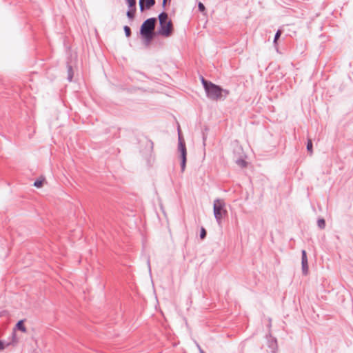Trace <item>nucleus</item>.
I'll return each mask as SVG.
<instances>
[{
    "label": "nucleus",
    "instance_id": "f257e3e1",
    "mask_svg": "<svg viewBox=\"0 0 353 353\" xmlns=\"http://www.w3.org/2000/svg\"><path fill=\"white\" fill-rule=\"evenodd\" d=\"M160 23L159 34L168 37H170L173 32V25L170 19H169L168 14L162 12L159 16Z\"/></svg>",
    "mask_w": 353,
    "mask_h": 353
},
{
    "label": "nucleus",
    "instance_id": "f03ea898",
    "mask_svg": "<svg viewBox=\"0 0 353 353\" xmlns=\"http://www.w3.org/2000/svg\"><path fill=\"white\" fill-rule=\"evenodd\" d=\"M202 82L205 91L207 92L208 97L214 100H217L221 97L223 90L219 86L212 83H208L203 79Z\"/></svg>",
    "mask_w": 353,
    "mask_h": 353
},
{
    "label": "nucleus",
    "instance_id": "7ed1b4c3",
    "mask_svg": "<svg viewBox=\"0 0 353 353\" xmlns=\"http://www.w3.org/2000/svg\"><path fill=\"white\" fill-rule=\"evenodd\" d=\"M155 23L156 19L154 18H150L144 21L141 27V35L148 41L151 40L152 38Z\"/></svg>",
    "mask_w": 353,
    "mask_h": 353
},
{
    "label": "nucleus",
    "instance_id": "20e7f679",
    "mask_svg": "<svg viewBox=\"0 0 353 353\" xmlns=\"http://www.w3.org/2000/svg\"><path fill=\"white\" fill-rule=\"evenodd\" d=\"M225 203L221 200H216L214 203V214L218 221H220L226 214Z\"/></svg>",
    "mask_w": 353,
    "mask_h": 353
},
{
    "label": "nucleus",
    "instance_id": "39448f33",
    "mask_svg": "<svg viewBox=\"0 0 353 353\" xmlns=\"http://www.w3.org/2000/svg\"><path fill=\"white\" fill-rule=\"evenodd\" d=\"M302 269L305 274L308 272V262L305 250H302Z\"/></svg>",
    "mask_w": 353,
    "mask_h": 353
},
{
    "label": "nucleus",
    "instance_id": "423d86ee",
    "mask_svg": "<svg viewBox=\"0 0 353 353\" xmlns=\"http://www.w3.org/2000/svg\"><path fill=\"white\" fill-rule=\"evenodd\" d=\"M154 3H155V1L154 0H140L139 1V6H140V8H141V10H143L144 6L147 9H149L152 6H154Z\"/></svg>",
    "mask_w": 353,
    "mask_h": 353
},
{
    "label": "nucleus",
    "instance_id": "0eeeda50",
    "mask_svg": "<svg viewBox=\"0 0 353 353\" xmlns=\"http://www.w3.org/2000/svg\"><path fill=\"white\" fill-rule=\"evenodd\" d=\"M180 148L181 151V157H182V162H181V169L182 171L185 170V163H186V149L184 144L182 143H180Z\"/></svg>",
    "mask_w": 353,
    "mask_h": 353
},
{
    "label": "nucleus",
    "instance_id": "6e6552de",
    "mask_svg": "<svg viewBox=\"0 0 353 353\" xmlns=\"http://www.w3.org/2000/svg\"><path fill=\"white\" fill-rule=\"evenodd\" d=\"M44 181L45 178L41 176L34 181V185L38 188H41L43 186Z\"/></svg>",
    "mask_w": 353,
    "mask_h": 353
},
{
    "label": "nucleus",
    "instance_id": "1a4fd4ad",
    "mask_svg": "<svg viewBox=\"0 0 353 353\" xmlns=\"http://www.w3.org/2000/svg\"><path fill=\"white\" fill-rule=\"evenodd\" d=\"M17 327L21 330V332H27V330H26V327H25L24 325V323H23V320H21L19 321L17 324Z\"/></svg>",
    "mask_w": 353,
    "mask_h": 353
},
{
    "label": "nucleus",
    "instance_id": "9d476101",
    "mask_svg": "<svg viewBox=\"0 0 353 353\" xmlns=\"http://www.w3.org/2000/svg\"><path fill=\"white\" fill-rule=\"evenodd\" d=\"M134 12H135V8H132L131 10H128L127 12V16L130 18V19H133L134 18Z\"/></svg>",
    "mask_w": 353,
    "mask_h": 353
},
{
    "label": "nucleus",
    "instance_id": "9b49d317",
    "mask_svg": "<svg viewBox=\"0 0 353 353\" xmlns=\"http://www.w3.org/2000/svg\"><path fill=\"white\" fill-rule=\"evenodd\" d=\"M307 150L310 154L312 153V143L311 139H308L307 144Z\"/></svg>",
    "mask_w": 353,
    "mask_h": 353
},
{
    "label": "nucleus",
    "instance_id": "f8f14e48",
    "mask_svg": "<svg viewBox=\"0 0 353 353\" xmlns=\"http://www.w3.org/2000/svg\"><path fill=\"white\" fill-rule=\"evenodd\" d=\"M128 6L131 8H134L136 5V1L135 0H126Z\"/></svg>",
    "mask_w": 353,
    "mask_h": 353
},
{
    "label": "nucleus",
    "instance_id": "ddd939ff",
    "mask_svg": "<svg viewBox=\"0 0 353 353\" xmlns=\"http://www.w3.org/2000/svg\"><path fill=\"white\" fill-rule=\"evenodd\" d=\"M281 34V30H278L275 34V37H274V43H276L277 42V40L279 39V38L280 37Z\"/></svg>",
    "mask_w": 353,
    "mask_h": 353
},
{
    "label": "nucleus",
    "instance_id": "4468645a",
    "mask_svg": "<svg viewBox=\"0 0 353 353\" xmlns=\"http://www.w3.org/2000/svg\"><path fill=\"white\" fill-rule=\"evenodd\" d=\"M124 30H125V34L127 37H130V28L128 27V26H125L124 27Z\"/></svg>",
    "mask_w": 353,
    "mask_h": 353
},
{
    "label": "nucleus",
    "instance_id": "2eb2a0df",
    "mask_svg": "<svg viewBox=\"0 0 353 353\" xmlns=\"http://www.w3.org/2000/svg\"><path fill=\"white\" fill-rule=\"evenodd\" d=\"M237 163L241 167H245L246 165V162L244 160H239V161H237Z\"/></svg>",
    "mask_w": 353,
    "mask_h": 353
},
{
    "label": "nucleus",
    "instance_id": "dca6fc26",
    "mask_svg": "<svg viewBox=\"0 0 353 353\" xmlns=\"http://www.w3.org/2000/svg\"><path fill=\"white\" fill-rule=\"evenodd\" d=\"M318 225L320 228H323L325 226V221L323 219H320L318 221Z\"/></svg>",
    "mask_w": 353,
    "mask_h": 353
},
{
    "label": "nucleus",
    "instance_id": "f3484780",
    "mask_svg": "<svg viewBox=\"0 0 353 353\" xmlns=\"http://www.w3.org/2000/svg\"><path fill=\"white\" fill-rule=\"evenodd\" d=\"M205 235H206V231L204 228H202L201 229V238L203 239L205 237Z\"/></svg>",
    "mask_w": 353,
    "mask_h": 353
},
{
    "label": "nucleus",
    "instance_id": "a211bd4d",
    "mask_svg": "<svg viewBox=\"0 0 353 353\" xmlns=\"http://www.w3.org/2000/svg\"><path fill=\"white\" fill-rule=\"evenodd\" d=\"M199 9L200 11L203 12L205 10V6L202 3H199Z\"/></svg>",
    "mask_w": 353,
    "mask_h": 353
},
{
    "label": "nucleus",
    "instance_id": "6ab92c4d",
    "mask_svg": "<svg viewBox=\"0 0 353 353\" xmlns=\"http://www.w3.org/2000/svg\"><path fill=\"white\" fill-rule=\"evenodd\" d=\"M6 345H4V343L0 341V351H3L5 348H6Z\"/></svg>",
    "mask_w": 353,
    "mask_h": 353
},
{
    "label": "nucleus",
    "instance_id": "aec40b11",
    "mask_svg": "<svg viewBox=\"0 0 353 353\" xmlns=\"http://www.w3.org/2000/svg\"><path fill=\"white\" fill-rule=\"evenodd\" d=\"M171 1V0H163V3H162V5L163 7H165L166 6V4L168 3H170Z\"/></svg>",
    "mask_w": 353,
    "mask_h": 353
},
{
    "label": "nucleus",
    "instance_id": "412c9836",
    "mask_svg": "<svg viewBox=\"0 0 353 353\" xmlns=\"http://www.w3.org/2000/svg\"><path fill=\"white\" fill-rule=\"evenodd\" d=\"M201 353H205L202 350H200Z\"/></svg>",
    "mask_w": 353,
    "mask_h": 353
},
{
    "label": "nucleus",
    "instance_id": "4be33fe9",
    "mask_svg": "<svg viewBox=\"0 0 353 353\" xmlns=\"http://www.w3.org/2000/svg\"><path fill=\"white\" fill-rule=\"evenodd\" d=\"M224 92H225L226 94H228V92H228V91H227V90H225Z\"/></svg>",
    "mask_w": 353,
    "mask_h": 353
}]
</instances>
